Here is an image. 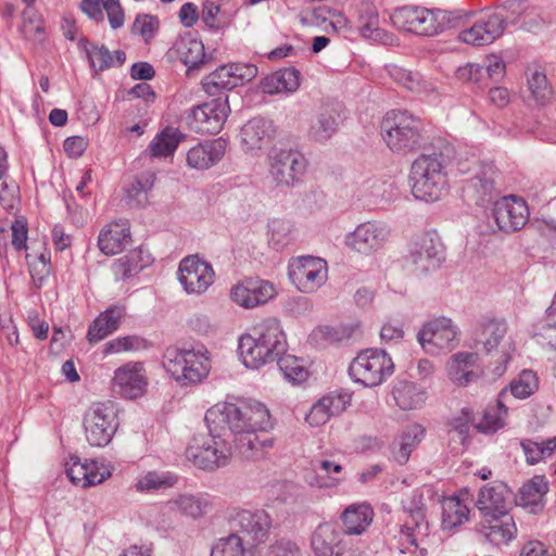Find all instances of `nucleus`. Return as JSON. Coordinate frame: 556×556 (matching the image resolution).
Segmentation results:
<instances>
[{
  "mask_svg": "<svg viewBox=\"0 0 556 556\" xmlns=\"http://www.w3.org/2000/svg\"><path fill=\"white\" fill-rule=\"evenodd\" d=\"M88 60L92 68L103 72L115 65H123L126 61V53L122 50L111 52L105 46L87 43L85 46Z\"/></svg>",
  "mask_w": 556,
  "mask_h": 556,
  "instance_id": "a19ab883",
  "label": "nucleus"
},
{
  "mask_svg": "<svg viewBox=\"0 0 556 556\" xmlns=\"http://www.w3.org/2000/svg\"><path fill=\"white\" fill-rule=\"evenodd\" d=\"M372 517L374 510L368 503L351 504L341 515L344 532L350 535L364 533L371 523Z\"/></svg>",
  "mask_w": 556,
  "mask_h": 556,
  "instance_id": "72a5a7b5",
  "label": "nucleus"
},
{
  "mask_svg": "<svg viewBox=\"0 0 556 556\" xmlns=\"http://www.w3.org/2000/svg\"><path fill=\"white\" fill-rule=\"evenodd\" d=\"M177 52L180 61L187 67L188 75H190L192 71L199 68V66L204 62V45L197 38H181L177 48Z\"/></svg>",
  "mask_w": 556,
  "mask_h": 556,
  "instance_id": "c03bdc74",
  "label": "nucleus"
},
{
  "mask_svg": "<svg viewBox=\"0 0 556 556\" xmlns=\"http://www.w3.org/2000/svg\"><path fill=\"white\" fill-rule=\"evenodd\" d=\"M480 532L494 545L506 544L511 541L517 533V528L513 516L498 514V516L483 517L480 523Z\"/></svg>",
  "mask_w": 556,
  "mask_h": 556,
  "instance_id": "cd10ccee",
  "label": "nucleus"
},
{
  "mask_svg": "<svg viewBox=\"0 0 556 556\" xmlns=\"http://www.w3.org/2000/svg\"><path fill=\"white\" fill-rule=\"evenodd\" d=\"M248 548L243 538L237 533H231L214 543L211 556H244Z\"/></svg>",
  "mask_w": 556,
  "mask_h": 556,
  "instance_id": "5fc2aeb1",
  "label": "nucleus"
},
{
  "mask_svg": "<svg viewBox=\"0 0 556 556\" xmlns=\"http://www.w3.org/2000/svg\"><path fill=\"white\" fill-rule=\"evenodd\" d=\"M230 526L233 533L243 538L245 545L252 548L268 538L271 519L263 509H242L230 517Z\"/></svg>",
  "mask_w": 556,
  "mask_h": 556,
  "instance_id": "4468645a",
  "label": "nucleus"
},
{
  "mask_svg": "<svg viewBox=\"0 0 556 556\" xmlns=\"http://www.w3.org/2000/svg\"><path fill=\"white\" fill-rule=\"evenodd\" d=\"M220 13V7L212 1V0H204L202 3V13L201 18L203 23L211 29H219L222 28L223 24L218 17Z\"/></svg>",
  "mask_w": 556,
  "mask_h": 556,
  "instance_id": "e2e57ef3",
  "label": "nucleus"
},
{
  "mask_svg": "<svg viewBox=\"0 0 556 556\" xmlns=\"http://www.w3.org/2000/svg\"><path fill=\"white\" fill-rule=\"evenodd\" d=\"M155 180V175L152 172H147L136 177L125 188V195L123 201L129 208L143 207L148 203V191L152 188Z\"/></svg>",
  "mask_w": 556,
  "mask_h": 556,
  "instance_id": "ea45409f",
  "label": "nucleus"
},
{
  "mask_svg": "<svg viewBox=\"0 0 556 556\" xmlns=\"http://www.w3.org/2000/svg\"><path fill=\"white\" fill-rule=\"evenodd\" d=\"M149 264V254H144L143 250L139 249L117 258L112 266V270L116 280H126L137 275Z\"/></svg>",
  "mask_w": 556,
  "mask_h": 556,
  "instance_id": "58836bf2",
  "label": "nucleus"
},
{
  "mask_svg": "<svg viewBox=\"0 0 556 556\" xmlns=\"http://www.w3.org/2000/svg\"><path fill=\"white\" fill-rule=\"evenodd\" d=\"M534 338L536 341L556 350V308L549 307L541 321L535 326Z\"/></svg>",
  "mask_w": 556,
  "mask_h": 556,
  "instance_id": "09e8293b",
  "label": "nucleus"
},
{
  "mask_svg": "<svg viewBox=\"0 0 556 556\" xmlns=\"http://www.w3.org/2000/svg\"><path fill=\"white\" fill-rule=\"evenodd\" d=\"M539 388V380L532 370H523L515 378L510 384L508 396L513 395L516 399H527L532 395Z\"/></svg>",
  "mask_w": 556,
  "mask_h": 556,
  "instance_id": "864d4df0",
  "label": "nucleus"
},
{
  "mask_svg": "<svg viewBox=\"0 0 556 556\" xmlns=\"http://www.w3.org/2000/svg\"><path fill=\"white\" fill-rule=\"evenodd\" d=\"M342 108L339 103L323 104L312 121L308 137L319 143L328 141L339 129L342 122Z\"/></svg>",
  "mask_w": 556,
  "mask_h": 556,
  "instance_id": "a878e982",
  "label": "nucleus"
},
{
  "mask_svg": "<svg viewBox=\"0 0 556 556\" xmlns=\"http://www.w3.org/2000/svg\"><path fill=\"white\" fill-rule=\"evenodd\" d=\"M130 241V226L127 220L106 225L98 238L99 249L106 255L121 253Z\"/></svg>",
  "mask_w": 556,
  "mask_h": 556,
  "instance_id": "7c9ffc66",
  "label": "nucleus"
},
{
  "mask_svg": "<svg viewBox=\"0 0 556 556\" xmlns=\"http://www.w3.org/2000/svg\"><path fill=\"white\" fill-rule=\"evenodd\" d=\"M288 276L300 292L313 293L327 281L328 264L320 257L299 256L289 263Z\"/></svg>",
  "mask_w": 556,
  "mask_h": 556,
  "instance_id": "9b49d317",
  "label": "nucleus"
},
{
  "mask_svg": "<svg viewBox=\"0 0 556 556\" xmlns=\"http://www.w3.org/2000/svg\"><path fill=\"white\" fill-rule=\"evenodd\" d=\"M548 491V483L542 476H535L526 482L519 492V503L532 510L542 505V498Z\"/></svg>",
  "mask_w": 556,
  "mask_h": 556,
  "instance_id": "49530a36",
  "label": "nucleus"
},
{
  "mask_svg": "<svg viewBox=\"0 0 556 556\" xmlns=\"http://www.w3.org/2000/svg\"><path fill=\"white\" fill-rule=\"evenodd\" d=\"M382 138L396 153H406L421 147L424 125L419 117L407 111L388 112L381 124Z\"/></svg>",
  "mask_w": 556,
  "mask_h": 556,
  "instance_id": "20e7f679",
  "label": "nucleus"
},
{
  "mask_svg": "<svg viewBox=\"0 0 556 556\" xmlns=\"http://www.w3.org/2000/svg\"><path fill=\"white\" fill-rule=\"evenodd\" d=\"M425 437V428L419 424L407 426L394 442L392 453L394 459L404 465L409 459L412 452L417 447Z\"/></svg>",
  "mask_w": 556,
  "mask_h": 556,
  "instance_id": "4c0bfd02",
  "label": "nucleus"
},
{
  "mask_svg": "<svg viewBox=\"0 0 556 556\" xmlns=\"http://www.w3.org/2000/svg\"><path fill=\"white\" fill-rule=\"evenodd\" d=\"M506 20L497 13L479 18L471 27L463 29L458 38L472 46H486L500 38L505 30Z\"/></svg>",
  "mask_w": 556,
  "mask_h": 556,
  "instance_id": "412c9836",
  "label": "nucleus"
},
{
  "mask_svg": "<svg viewBox=\"0 0 556 556\" xmlns=\"http://www.w3.org/2000/svg\"><path fill=\"white\" fill-rule=\"evenodd\" d=\"M239 355L247 368L258 369L275 362L286 353L287 339L277 319H267L242 334L238 344Z\"/></svg>",
  "mask_w": 556,
  "mask_h": 556,
  "instance_id": "f03ea898",
  "label": "nucleus"
},
{
  "mask_svg": "<svg viewBox=\"0 0 556 556\" xmlns=\"http://www.w3.org/2000/svg\"><path fill=\"white\" fill-rule=\"evenodd\" d=\"M394 372L391 356L381 349H365L361 351L349 366V375L355 383L366 388L382 384Z\"/></svg>",
  "mask_w": 556,
  "mask_h": 556,
  "instance_id": "423d86ee",
  "label": "nucleus"
},
{
  "mask_svg": "<svg viewBox=\"0 0 556 556\" xmlns=\"http://www.w3.org/2000/svg\"><path fill=\"white\" fill-rule=\"evenodd\" d=\"M275 126L271 121L263 117H254L241 128V144L247 153L255 154L267 148L275 137Z\"/></svg>",
  "mask_w": 556,
  "mask_h": 556,
  "instance_id": "393cba45",
  "label": "nucleus"
},
{
  "mask_svg": "<svg viewBox=\"0 0 556 556\" xmlns=\"http://www.w3.org/2000/svg\"><path fill=\"white\" fill-rule=\"evenodd\" d=\"M316 472L314 480L309 483L319 489H330L338 486L344 478L342 477V466L328 459H316L312 463Z\"/></svg>",
  "mask_w": 556,
  "mask_h": 556,
  "instance_id": "79ce46f5",
  "label": "nucleus"
},
{
  "mask_svg": "<svg viewBox=\"0 0 556 556\" xmlns=\"http://www.w3.org/2000/svg\"><path fill=\"white\" fill-rule=\"evenodd\" d=\"M508 399L507 388L503 389L495 405L485 408L481 419L477 422L476 428L483 433H493L502 429L506 425L508 407L506 405Z\"/></svg>",
  "mask_w": 556,
  "mask_h": 556,
  "instance_id": "c9c22d12",
  "label": "nucleus"
},
{
  "mask_svg": "<svg viewBox=\"0 0 556 556\" xmlns=\"http://www.w3.org/2000/svg\"><path fill=\"white\" fill-rule=\"evenodd\" d=\"M529 89L536 102L544 104L553 97V90L546 76L541 72L532 73L528 79Z\"/></svg>",
  "mask_w": 556,
  "mask_h": 556,
  "instance_id": "13d9d810",
  "label": "nucleus"
},
{
  "mask_svg": "<svg viewBox=\"0 0 556 556\" xmlns=\"http://www.w3.org/2000/svg\"><path fill=\"white\" fill-rule=\"evenodd\" d=\"M174 485V479L170 472L148 471L136 482V490L139 492H159L170 489Z\"/></svg>",
  "mask_w": 556,
  "mask_h": 556,
  "instance_id": "8fccbe9b",
  "label": "nucleus"
},
{
  "mask_svg": "<svg viewBox=\"0 0 556 556\" xmlns=\"http://www.w3.org/2000/svg\"><path fill=\"white\" fill-rule=\"evenodd\" d=\"M257 67L251 63H229L219 66L202 79L205 93L216 97L225 90L251 81L257 75Z\"/></svg>",
  "mask_w": 556,
  "mask_h": 556,
  "instance_id": "f8f14e48",
  "label": "nucleus"
},
{
  "mask_svg": "<svg viewBox=\"0 0 556 556\" xmlns=\"http://www.w3.org/2000/svg\"><path fill=\"white\" fill-rule=\"evenodd\" d=\"M393 25L418 36H434L442 33L451 22L450 13L441 9L405 5L391 14Z\"/></svg>",
  "mask_w": 556,
  "mask_h": 556,
  "instance_id": "39448f33",
  "label": "nucleus"
},
{
  "mask_svg": "<svg viewBox=\"0 0 556 556\" xmlns=\"http://www.w3.org/2000/svg\"><path fill=\"white\" fill-rule=\"evenodd\" d=\"M228 149V140L218 137L199 142L186 154V163L190 168L206 170L218 164Z\"/></svg>",
  "mask_w": 556,
  "mask_h": 556,
  "instance_id": "4be33fe9",
  "label": "nucleus"
},
{
  "mask_svg": "<svg viewBox=\"0 0 556 556\" xmlns=\"http://www.w3.org/2000/svg\"><path fill=\"white\" fill-rule=\"evenodd\" d=\"M178 269V280L188 294H202L214 282L215 273L212 265L198 255L185 257Z\"/></svg>",
  "mask_w": 556,
  "mask_h": 556,
  "instance_id": "f3484780",
  "label": "nucleus"
},
{
  "mask_svg": "<svg viewBox=\"0 0 556 556\" xmlns=\"http://www.w3.org/2000/svg\"><path fill=\"white\" fill-rule=\"evenodd\" d=\"M277 295L276 286L260 277H248L230 289L231 301L240 307L251 309L268 303Z\"/></svg>",
  "mask_w": 556,
  "mask_h": 556,
  "instance_id": "dca6fc26",
  "label": "nucleus"
},
{
  "mask_svg": "<svg viewBox=\"0 0 556 556\" xmlns=\"http://www.w3.org/2000/svg\"><path fill=\"white\" fill-rule=\"evenodd\" d=\"M268 178L278 188H291L306 170L305 157L293 150L274 149L267 157Z\"/></svg>",
  "mask_w": 556,
  "mask_h": 556,
  "instance_id": "1a4fd4ad",
  "label": "nucleus"
},
{
  "mask_svg": "<svg viewBox=\"0 0 556 556\" xmlns=\"http://www.w3.org/2000/svg\"><path fill=\"white\" fill-rule=\"evenodd\" d=\"M389 76L399 85H402L410 91L420 90V75L413 73L397 65L388 66Z\"/></svg>",
  "mask_w": 556,
  "mask_h": 556,
  "instance_id": "bf43d9fd",
  "label": "nucleus"
},
{
  "mask_svg": "<svg viewBox=\"0 0 556 556\" xmlns=\"http://www.w3.org/2000/svg\"><path fill=\"white\" fill-rule=\"evenodd\" d=\"M447 161L442 153H424L412 164L409 181L415 199L428 203L441 200L448 191Z\"/></svg>",
  "mask_w": 556,
  "mask_h": 556,
  "instance_id": "7ed1b4c3",
  "label": "nucleus"
},
{
  "mask_svg": "<svg viewBox=\"0 0 556 556\" xmlns=\"http://www.w3.org/2000/svg\"><path fill=\"white\" fill-rule=\"evenodd\" d=\"M176 365L180 367L181 375L176 376L180 386H195L200 383L210 371V359L200 350H180L176 352Z\"/></svg>",
  "mask_w": 556,
  "mask_h": 556,
  "instance_id": "5701e85b",
  "label": "nucleus"
},
{
  "mask_svg": "<svg viewBox=\"0 0 556 556\" xmlns=\"http://www.w3.org/2000/svg\"><path fill=\"white\" fill-rule=\"evenodd\" d=\"M392 396L400 409L414 410L425 405L428 393L425 388L413 381L399 380L393 386Z\"/></svg>",
  "mask_w": 556,
  "mask_h": 556,
  "instance_id": "2f4dec72",
  "label": "nucleus"
},
{
  "mask_svg": "<svg viewBox=\"0 0 556 556\" xmlns=\"http://www.w3.org/2000/svg\"><path fill=\"white\" fill-rule=\"evenodd\" d=\"M292 241V224L288 220L275 218L268 224V244L279 251Z\"/></svg>",
  "mask_w": 556,
  "mask_h": 556,
  "instance_id": "3c124183",
  "label": "nucleus"
},
{
  "mask_svg": "<svg viewBox=\"0 0 556 556\" xmlns=\"http://www.w3.org/2000/svg\"><path fill=\"white\" fill-rule=\"evenodd\" d=\"M17 191H18V187L15 184H8V182L1 184L0 205L4 210L9 211L14 207Z\"/></svg>",
  "mask_w": 556,
  "mask_h": 556,
  "instance_id": "338daca9",
  "label": "nucleus"
},
{
  "mask_svg": "<svg viewBox=\"0 0 556 556\" xmlns=\"http://www.w3.org/2000/svg\"><path fill=\"white\" fill-rule=\"evenodd\" d=\"M117 427V409L111 401L96 403L85 413V437L91 446L102 447L108 445Z\"/></svg>",
  "mask_w": 556,
  "mask_h": 556,
  "instance_id": "0eeeda50",
  "label": "nucleus"
},
{
  "mask_svg": "<svg viewBox=\"0 0 556 556\" xmlns=\"http://www.w3.org/2000/svg\"><path fill=\"white\" fill-rule=\"evenodd\" d=\"M176 508L185 516L197 519L204 516L211 508L207 494L184 493L176 498Z\"/></svg>",
  "mask_w": 556,
  "mask_h": 556,
  "instance_id": "a18cd8bd",
  "label": "nucleus"
},
{
  "mask_svg": "<svg viewBox=\"0 0 556 556\" xmlns=\"http://www.w3.org/2000/svg\"><path fill=\"white\" fill-rule=\"evenodd\" d=\"M493 217L497 227L507 233L522 229L529 220L527 202L516 195L497 200L493 206Z\"/></svg>",
  "mask_w": 556,
  "mask_h": 556,
  "instance_id": "6ab92c4d",
  "label": "nucleus"
},
{
  "mask_svg": "<svg viewBox=\"0 0 556 556\" xmlns=\"http://www.w3.org/2000/svg\"><path fill=\"white\" fill-rule=\"evenodd\" d=\"M443 244L435 231H426L415 238L405 256V267L415 274L438 268L443 261Z\"/></svg>",
  "mask_w": 556,
  "mask_h": 556,
  "instance_id": "6e6552de",
  "label": "nucleus"
},
{
  "mask_svg": "<svg viewBox=\"0 0 556 556\" xmlns=\"http://www.w3.org/2000/svg\"><path fill=\"white\" fill-rule=\"evenodd\" d=\"M79 7L89 18L96 22H103V10H105L113 29H118L124 25L125 13L119 0H83Z\"/></svg>",
  "mask_w": 556,
  "mask_h": 556,
  "instance_id": "c756f323",
  "label": "nucleus"
},
{
  "mask_svg": "<svg viewBox=\"0 0 556 556\" xmlns=\"http://www.w3.org/2000/svg\"><path fill=\"white\" fill-rule=\"evenodd\" d=\"M351 334L352 329L346 327L321 326L314 331L315 337H319L329 343L341 342L350 338Z\"/></svg>",
  "mask_w": 556,
  "mask_h": 556,
  "instance_id": "680f3d73",
  "label": "nucleus"
},
{
  "mask_svg": "<svg viewBox=\"0 0 556 556\" xmlns=\"http://www.w3.org/2000/svg\"><path fill=\"white\" fill-rule=\"evenodd\" d=\"M478 355L475 353H457L447 363L448 378L458 386H466L479 377L476 369Z\"/></svg>",
  "mask_w": 556,
  "mask_h": 556,
  "instance_id": "473e14b6",
  "label": "nucleus"
},
{
  "mask_svg": "<svg viewBox=\"0 0 556 556\" xmlns=\"http://www.w3.org/2000/svg\"><path fill=\"white\" fill-rule=\"evenodd\" d=\"M148 151L152 157H166L174 153V128L165 127L150 142Z\"/></svg>",
  "mask_w": 556,
  "mask_h": 556,
  "instance_id": "4d7b16f0",
  "label": "nucleus"
},
{
  "mask_svg": "<svg viewBox=\"0 0 556 556\" xmlns=\"http://www.w3.org/2000/svg\"><path fill=\"white\" fill-rule=\"evenodd\" d=\"M276 361L283 377L293 384H300L308 378V370L303 361L294 355L283 353Z\"/></svg>",
  "mask_w": 556,
  "mask_h": 556,
  "instance_id": "de8ad7c7",
  "label": "nucleus"
},
{
  "mask_svg": "<svg viewBox=\"0 0 556 556\" xmlns=\"http://www.w3.org/2000/svg\"><path fill=\"white\" fill-rule=\"evenodd\" d=\"M349 394L330 392L316 401L305 416L311 427H320L327 424L332 416L340 415L350 405Z\"/></svg>",
  "mask_w": 556,
  "mask_h": 556,
  "instance_id": "bb28decb",
  "label": "nucleus"
},
{
  "mask_svg": "<svg viewBox=\"0 0 556 556\" xmlns=\"http://www.w3.org/2000/svg\"><path fill=\"white\" fill-rule=\"evenodd\" d=\"M159 27V21L156 17L148 14H140L136 17L131 26V34L139 35L143 38L146 43H149Z\"/></svg>",
  "mask_w": 556,
  "mask_h": 556,
  "instance_id": "052dcab7",
  "label": "nucleus"
},
{
  "mask_svg": "<svg viewBox=\"0 0 556 556\" xmlns=\"http://www.w3.org/2000/svg\"><path fill=\"white\" fill-rule=\"evenodd\" d=\"M230 113L228 96L217 97L200 105L193 106L186 123L190 130L199 134H218Z\"/></svg>",
  "mask_w": 556,
  "mask_h": 556,
  "instance_id": "9d476101",
  "label": "nucleus"
},
{
  "mask_svg": "<svg viewBox=\"0 0 556 556\" xmlns=\"http://www.w3.org/2000/svg\"><path fill=\"white\" fill-rule=\"evenodd\" d=\"M391 230L382 222L368 220L356 226L346 233L344 244L352 251L363 255H371L381 250L390 238Z\"/></svg>",
  "mask_w": 556,
  "mask_h": 556,
  "instance_id": "2eb2a0df",
  "label": "nucleus"
},
{
  "mask_svg": "<svg viewBox=\"0 0 556 556\" xmlns=\"http://www.w3.org/2000/svg\"><path fill=\"white\" fill-rule=\"evenodd\" d=\"M268 556H301V552L294 542L280 540L270 545Z\"/></svg>",
  "mask_w": 556,
  "mask_h": 556,
  "instance_id": "0e129e2a",
  "label": "nucleus"
},
{
  "mask_svg": "<svg viewBox=\"0 0 556 556\" xmlns=\"http://www.w3.org/2000/svg\"><path fill=\"white\" fill-rule=\"evenodd\" d=\"M469 508L459 496H450L442 501V528L453 530L468 520Z\"/></svg>",
  "mask_w": 556,
  "mask_h": 556,
  "instance_id": "37998d69",
  "label": "nucleus"
},
{
  "mask_svg": "<svg viewBox=\"0 0 556 556\" xmlns=\"http://www.w3.org/2000/svg\"><path fill=\"white\" fill-rule=\"evenodd\" d=\"M12 245L16 250L26 249L27 224L24 219H16L12 224Z\"/></svg>",
  "mask_w": 556,
  "mask_h": 556,
  "instance_id": "69168bd1",
  "label": "nucleus"
},
{
  "mask_svg": "<svg viewBox=\"0 0 556 556\" xmlns=\"http://www.w3.org/2000/svg\"><path fill=\"white\" fill-rule=\"evenodd\" d=\"M417 339L429 354L450 352L458 344V328L450 318H433L422 326Z\"/></svg>",
  "mask_w": 556,
  "mask_h": 556,
  "instance_id": "ddd939ff",
  "label": "nucleus"
},
{
  "mask_svg": "<svg viewBox=\"0 0 556 556\" xmlns=\"http://www.w3.org/2000/svg\"><path fill=\"white\" fill-rule=\"evenodd\" d=\"M507 325L504 320H490L483 325L482 343L484 350L491 353L500 349V365L494 369L495 375L502 376L506 370V364L509 362L515 345L507 336Z\"/></svg>",
  "mask_w": 556,
  "mask_h": 556,
  "instance_id": "aec40b11",
  "label": "nucleus"
},
{
  "mask_svg": "<svg viewBox=\"0 0 556 556\" xmlns=\"http://www.w3.org/2000/svg\"><path fill=\"white\" fill-rule=\"evenodd\" d=\"M66 475L75 485L89 488L103 482L111 473L105 470L101 471L96 462H81L78 457H71Z\"/></svg>",
  "mask_w": 556,
  "mask_h": 556,
  "instance_id": "c85d7f7f",
  "label": "nucleus"
},
{
  "mask_svg": "<svg viewBox=\"0 0 556 556\" xmlns=\"http://www.w3.org/2000/svg\"><path fill=\"white\" fill-rule=\"evenodd\" d=\"M204 420L208 432L194 434L185 451L186 459L199 469L213 472L226 467L235 451L247 459L258 458L274 445L267 434L273 428L270 414L261 402L217 403Z\"/></svg>",
  "mask_w": 556,
  "mask_h": 556,
  "instance_id": "f257e3e1",
  "label": "nucleus"
},
{
  "mask_svg": "<svg viewBox=\"0 0 556 556\" xmlns=\"http://www.w3.org/2000/svg\"><path fill=\"white\" fill-rule=\"evenodd\" d=\"M112 387L116 394L127 400H136L144 395L148 377L143 364L129 362L114 371Z\"/></svg>",
  "mask_w": 556,
  "mask_h": 556,
  "instance_id": "a211bd4d",
  "label": "nucleus"
},
{
  "mask_svg": "<svg viewBox=\"0 0 556 556\" xmlns=\"http://www.w3.org/2000/svg\"><path fill=\"white\" fill-rule=\"evenodd\" d=\"M513 493L506 483L494 481L481 488L477 507L483 517L507 514L511 504Z\"/></svg>",
  "mask_w": 556,
  "mask_h": 556,
  "instance_id": "b1692460",
  "label": "nucleus"
},
{
  "mask_svg": "<svg viewBox=\"0 0 556 556\" xmlns=\"http://www.w3.org/2000/svg\"><path fill=\"white\" fill-rule=\"evenodd\" d=\"M124 316L125 308L123 306H112L101 313L89 327L87 334L89 342H99L115 331Z\"/></svg>",
  "mask_w": 556,
  "mask_h": 556,
  "instance_id": "e433bc0d",
  "label": "nucleus"
},
{
  "mask_svg": "<svg viewBox=\"0 0 556 556\" xmlns=\"http://www.w3.org/2000/svg\"><path fill=\"white\" fill-rule=\"evenodd\" d=\"M149 348L148 341L138 336L119 337L105 344V354L141 351Z\"/></svg>",
  "mask_w": 556,
  "mask_h": 556,
  "instance_id": "6e6d98bb",
  "label": "nucleus"
},
{
  "mask_svg": "<svg viewBox=\"0 0 556 556\" xmlns=\"http://www.w3.org/2000/svg\"><path fill=\"white\" fill-rule=\"evenodd\" d=\"M300 72L294 67H287L267 75L261 84L262 90L268 94L293 93L300 87Z\"/></svg>",
  "mask_w": 556,
  "mask_h": 556,
  "instance_id": "f704fd0d",
  "label": "nucleus"
},
{
  "mask_svg": "<svg viewBox=\"0 0 556 556\" xmlns=\"http://www.w3.org/2000/svg\"><path fill=\"white\" fill-rule=\"evenodd\" d=\"M520 444L526 455L527 462L531 465L536 464L546 457H549L556 451V438H552L542 442L523 440Z\"/></svg>",
  "mask_w": 556,
  "mask_h": 556,
  "instance_id": "603ef678",
  "label": "nucleus"
},
{
  "mask_svg": "<svg viewBox=\"0 0 556 556\" xmlns=\"http://www.w3.org/2000/svg\"><path fill=\"white\" fill-rule=\"evenodd\" d=\"M64 151L71 156V157H78L80 156L84 151L87 148V141L84 137L80 136H73L67 138L64 141Z\"/></svg>",
  "mask_w": 556,
  "mask_h": 556,
  "instance_id": "774afa93",
  "label": "nucleus"
}]
</instances>
